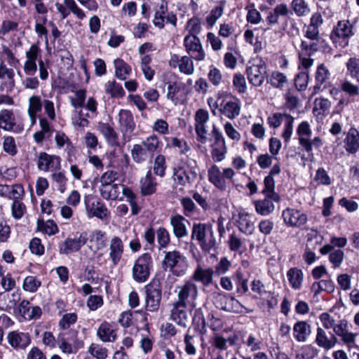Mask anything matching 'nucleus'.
Wrapping results in <instances>:
<instances>
[{
    "label": "nucleus",
    "instance_id": "obj_47",
    "mask_svg": "<svg viewBox=\"0 0 359 359\" xmlns=\"http://www.w3.org/2000/svg\"><path fill=\"white\" fill-rule=\"evenodd\" d=\"M164 140L166 142L167 147L177 148L180 154H186L190 150V147L183 139H178L175 137H165Z\"/></svg>",
    "mask_w": 359,
    "mask_h": 359
},
{
    "label": "nucleus",
    "instance_id": "obj_20",
    "mask_svg": "<svg viewBox=\"0 0 359 359\" xmlns=\"http://www.w3.org/2000/svg\"><path fill=\"white\" fill-rule=\"evenodd\" d=\"M88 241L86 232L80 233L79 237L67 238L59 245V252L62 255H69L78 252Z\"/></svg>",
    "mask_w": 359,
    "mask_h": 359
},
{
    "label": "nucleus",
    "instance_id": "obj_48",
    "mask_svg": "<svg viewBox=\"0 0 359 359\" xmlns=\"http://www.w3.org/2000/svg\"><path fill=\"white\" fill-rule=\"evenodd\" d=\"M114 64L116 76L121 80H125L131 72L130 66L119 58L114 60Z\"/></svg>",
    "mask_w": 359,
    "mask_h": 359
},
{
    "label": "nucleus",
    "instance_id": "obj_11",
    "mask_svg": "<svg viewBox=\"0 0 359 359\" xmlns=\"http://www.w3.org/2000/svg\"><path fill=\"white\" fill-rule=\"evenodd\" d=\"M83 201L88 218L97 217L101 220L108 218L109 212L100 200L88 195L84 197Z\"/></svg>",
    "mask_w": 359,
    "mask_h": 359
},
{
    "label": "nucleus",
    "instance_id": "obj_55",
    "mask_svg": "<svg viewBox=\"0 0 359 359\" xmlns=\"http://www.w3.org/2000/svg\"><path fill=\"white\" fill-rule=\"evenodd\" d=\"M318 351L311 345L301 347L296 354V359H313L318 355Z\"/></svg>",
    "mask_w": 359,
    "mask_h": 359
},
{
    "label": "nucleus",
    "instance_id": "obj_25",
    "mask_svg": "<svg viewBox=\"0 0 359 359\" xmlns=\"http://www.w3.org/2000/svg\"><path fill=\"white\" fill-rule=\"evenodd\" d=\"M6 338L9 345L15 350H25L31 343L29 333L18 330L9 332Z\"/></svg>",
    "mask_w": 359,
    "mask_h": 359
},
{
    "label": "nucleus",
    "instance_id": "obj_27",
    "mask_svg": "<svg viewBox=\"0 0 359 359\" xmlns=\"http://www.w3.org/2000/svg\"><path fill=\"white\" fill-rule=\"evenodd\" d=\"M214 274L215 271L212 268H203L198 264L191 275V280L207 287L212 283Z\"/></svg>",
    "mask_w": 359,
    "mask_h": 359
},
{
    "label": "nucleus",
    "instance_id": "obj_14",
    "mask_svg": "<svg viewBox=\"0 0 359 359\" xmlns=\"http://www.w3.org/2000/svg\"><path fill=\"white\" fill-rule=\"evenodd\" d=\"M210 115L207 110L198 109L194 114V128L197 135V140L205 144L208 141V126Z\"/></svg>",
    "mask_w": 359,
    "mask_h": 359
},
{
    "label": "nucleus",
    "instance_id": "obj_61",
    "mask_svg": "<svg viewBox=\"0 0 359 359\" xmlns=\"http://www.w3.org/2000/svg\"><path fill=\"white\" fill-rule=\"evenodd\" d=\"M3 149L4 152L11 156H14L18 154V150L14 137L12 136L4 137Z\"/></svg>",
    "mask_w": 359,
    "mask_h": 359
},
{
    "label": "nucleus",
    "instance_id": "obj_58",
    "mask_svg": "<svg viewBox=\"0 0 359 359\" xmlns=\"http://www.w3.org/2000/svg\"><path fill=\"white\" fill-rule=\"evenodd\" d=\"M27 114H38L41 111L43 100L39 95H32L28 100Z\"/></svg>",
    "mask_w": 359,
    "mask_h": 359
},
{
    "label": "nucleus",
    "instance_id": "obj_17",
    "mask_svg": "<svg viewBox=\"0 0 359 359\" xmlns=\"http://www.w3.org/2000/svg\"><path fill=\"white\" fill-rule=\"evenodd\" d=\"M212 133L214 135L213 142L211 144V156L215 162L223 161L227 153L225 139L219 130L213 126Z\"/></svg>",
    "mask_w": 359,
    "mask_h": 359
},
{
    "label": "nucleus",
    "instance_id": "obj_52",
    "mask_svg": "<svg viewBox=\"0 0 359 359\" xmlns=\"http://www.w3.org/2000/svg\"><path fill=\"white\" fill-rule=\"evenodd\" d=\"M105 92L113 97H122L124 94V90L121 85L115 81H109L104 86Z\"/></svg>",
    "mask_w": 359,
    "mask_h": 359
},
{
    "label": "nucleus",
    "instance_id": "obj_23",
    "mask_svg": "<svg viewBox=\"0 0 359 359\" xmlns=\"http://www.w3.org/2000/svg\"><path fill=\"white\" fill-rule=\"evenodd\" d=\"M118 327L115 323L104 320L97 327L96 335L104 343L114 342L118 338Z\"/></svg>",
    "mask_w": 359,
    "mask_h": 359
},
{
    "label": "nucleus",
    "instance_id": "obj_40",
    "mask_svg": "<svg viewBox=\"0 0 359 359\" xmlns=\"http://www.w3.org/2000/svg\"><path fill=\"white\" fill-rule=\"evenodd\" d=\"M98 129L109 144L111 146L118 144V134L109 124L99 123Z\"/></svg>",
    "mask_w": 359,
    "mask_h": 359
},
{
    "label": "nucleus",
    "instance_id": "obj_16",
    "mask_svg": "<svg viewBox=\"0 0 359 359\" xmlns=\"http://www.w3.org/2000/svg\"><path fill=\"white\" fill-rule=\"evenodd\" d=\"M281 217L285 225L292 228H299L306 224L307 215L301 210L287 208L282 211Z\"/></svg>",
    "mask_w": 359,
    "mask_h": 359
},
{
    "label": "nucleus",
    "instance_id": "obj_45",
    "mask_svg": "<svg viewBox=\"0 0 359 359\" xmlns=\"http://www.w3.org/2000/svg\"><path fill=\"white\" fill-rule=\"evenodd\" d=\"M68 334L69 333L67 332H60L57 336V344L62 353L71 354L76 353V351L71 344L72 340L67 336Z\"/></svg>",
    "mask_w": 359,
    "mask_h": 359
},
{
    "label": "nucleus",
    "instance_id": "obj_12",
    "mask_svg": "<svg viewBox=\"0 0 359 359\" xmlns=\"http://www.w3.org/2000/svg\"><path fill=\"white\" fill-rule=\"evenodd\" d=\"M144 307L147 311L157 312L160 308L162 290L155 283H151L144 287Z\"/></svg>",
    "mask_w": 359,
    "mask_h": 359
},
{
    "label": "nucleus",
    "instance_id": "obj_3",
    "mask_svg": "<svg viewBox=\"0 0 359 359\" xmlns=\"http://www.w3.org/2000/svg\"><path fill=\"white\" fill-rule=\"evenodd\" d=\"M191 239L196 240L203 250L210 252L216 244L212 226L210 224H194L191 231Z\"/></svg>",
    "mask_w": 359,
    "mask_h": 359
},
{
    "label": "nucleus",
    "instance_id": "obj_63",
    "mask_svg": "<svg viewBox=\"0 0 359 359\" xmlns=\"http://www.w3.org/2000/svg\"><path fill=\"white\" fill-rule=\"evenodd\" d=\"M159 248H166L170 241V233L164 227H159L156 232Z\"/></svg>",
    "mask_w": 359,
    "mask_h": 359
},
{
    "label": "nucleus",
    "instance_id": "obj_36",
    "mask_svg": "<svg viewBox=\"0 0 359 359\" xmlns=\"http://www.w3.org/2000/svg\"><path fill=\"white\" fill-rule=\"evenodd\" d=\"M290 11L287 6L285 4H280L269 13L266 18V22L270 25H275L279 23V19L281 17L288 15Z\"/></svg>",
    "mask_w": 359,
    "mask_h": 359
},
{
    "label": "nucleus",
    "instance_id": "obj_44",
    "mask_svg": "<svg viewBox=\"0 0 359 359\" xmlns=\"http://www.w3.org/2000/svg\"><path fill=\"white\" fill-rule=\"evenodd\" d=\"M264 187L262 194L264 196L271 197L275 202L278 203L280 201V196L275 191V180L271 176H266L264 180Z\"/></svg>",
    "mask_w": 359,
    "mask_h": 359
},
{
    "label": "nucleus",
    "instance_id": "obj_49",
    "mask_svg": "<svg viewBox=\"0 0 359 359\" xmlns=\"http://www.w3.org/2000/svg\"><path fill=\"white\" fill-rule=\"evenodd\" d=\"M141 145H142L153 157L154 153L159 149L161 142L158 137L153 134L146 137V139L142 141Z\"/></svg>",
    "mask_w": 359,
    "mask_h": 359
},
{
    "label": "nucleus",
    "instance_id": "obj_51",
    "mask_svg": "<svg viewBox=\"0 0 359 359\" xmlns=\"http://www.w3.org/2000/svg\"><path fill=\"white\" fill-rule=\"evenodd\" d=\"M88 353L96 359H107L108 357V349L96 343H92L90 345Z\"/></svg>",
    "mask_w": 359,
    "mask_h": 359
},
{
    "label": "nucleus",
    "instance_id": "obj_39",
    "mask_svg": "<svg viewBox=\"0 0 359 359\" xmlns=\"http://www.w3.org/2000/svg\"><path fill=\"white\" fill-rule=\"evenodd\" d=\"M287 278L292 289L297 290L302 287L304 273L301 269L297 267L290 269L287 272Z\"/></svg>",
    "mask_w": 359,
    "mask_h": 359
},
{
    "label": "nucleus",
    "instance_id": "obj_1",
    "mask_svg": "<svg viewBox=\"0 0 359 359\" xmlns=\"http://www.w3.org/2000/svg\"><path fill=\"white\" fill-rule=\"evenodd\" d=\"M198 168L196 161L181 158L172 167V178L176 186L186 187L191 186L198 177Z\"/></svg>",
    "mask_w": 359,
    "mask_h": 359
},
{
    "label": "nucleus",
    "instance_id": "obj_10",
    "mask_svg": "<svg viewBox=\"0 0 359 359\" xmlns=\"http://www.w3.org/2000/svg\"><path fill=\"white\" fill-rule=\"evenodd\" d=\"M0 128L15 134L24 130V124L15 114L13 110L4 109L0 111Z\"/></svg>",
    "mask_w": 359,
    "mask_h": 359
},
{
    "label": "nucleus",
    "instance_id": "obj_24",
    "mask_svg": "<svg viewBox=\"0 0 359 359\" xmlns=\"http://www.w3.org/2000/svg\"><path fill=\"white\" fill-rule=\"evenodd\" d=\"M189 319L187 305L175 302L170 310V320L182 327H187Z\"/></svg>",
    "mask_w": 359,
    "mask_h": 359
},
{
    "label": "nucleus",
    "instance_id": "obj_21",
    "mask_svg": "<svg viewBox=\"0 0 359 359\" xmlns=\"http://www.w3.org/2000/svg\"><path fill=\"white\" fill-rule=\"evenodd\" d=\"M36 165L41 171L54 172L60 169L61 159L57 156L41 152L37 156Z\"/></svg>",
    "mask_w": 359,
    "mask_h": 359
},
{
    "label": "nucleus",
    "instance_id": "obj_56",
    "mask_svg": "<svg viewBox=\"0 0 359 359\" xmlns=\"http://www.w3.org/2000/svg\"><path fill=\"white\" fill-rule=\"evenodd\" d=\"M347 73L359 83V57H353L346 63Z\"/></svg>",
    "mask_w": 359,
    "mask_h": 359
},
{
    "label": "nucleus",
    "instance_id": "obj_50",
    "mask_svg": "<svg viewBox=\"0 0 359 359\" xmlns=\"http://www.w3.org/2000/svg\"><path fill=\"white\" fill-rule=\"evenodd\" d=\"M268 82L273 88L283 89L287 83V79L283 73L276 71L271 73Z\"/></svg>",
    "mask_w": 359,
    "mask_h": 359
},
{
    "label": "nucleus",
    "instance_id": "obj_30",
    "mask_svg": "<svg viewBox=\"0 0 359 359\" xmlns=\"http://www.w3.org/2000/svg\"><path fill=\"white\" fill-rule=\"evenodd\" d=\"M25 191L21 184H14L12 185L0 184V196L11 200L12 198H18L25 197Z\"/></svg>",
    "mask_w": 359,
    "mask_h": 359
},
{
    "label": "nucleus",
    "instance_id": "obj_59",
    "mask_svg": "<svg viewBox=\"0 0 359 359\" xmlns=\"http://www.w3.org/2000/svg\"><path fill=\"white\" fill-rule=\"evenodd\" d=\"M105 232L100 230H95L91 232L88 240L90 243L95 245L97 249H100L105 244Z\"/></svg>",
    "mask_w": 359,
    "mask_h": 359
},
{
    "label": "nucleus",
    "instance_id": "obj_38",
    "mask_svg": "<svg viewBox=\"0 0 359 359\" xmlns=\"http://www.w3.org/2000/svg\"><path fill=\"white\" fill-rule=\"evenodd\" d=\"M275 202L271 197L265 196L264 199L254 202L256 212L262 216H267L271 214L275 210Z\"/></svg>",
    "mask_w": 359,
    "mask_h": 359
},
{
    "label": "nucleus",
    "instance_id": "obj_18",
    "mask_svg": "<svg viewBox=\"0 0 359 359\" xmlns=\"http://www.w3.org/2000/svg\"><path fill=\"white\" fill-rule=\"evenodd\" d=\"M194 58L188 55L180 56L177 54H172L169 60V66L172 69H176L187 76L192 75L195 72Z\"/></svg>",
    "mask_w": 359,
    "mask_h": 359
},
{
    "label": "nucleus",
    "instance_id": "obj_46",
    "mask_svg": "<svg viewBox=\"0 0 359 359\" xmlns=\"http://www.w3.org/2000/svg\"><path fill=\"white\" fill-rule=\"evenodd\" d=\"M24 197L12 198L13 203L11 206V215L15 219H20L26 213L27 208L22 202Z\"/></svg>",
    "mask_w": 359,
    "mask_h": 359
},
{
    "label": "nucleus",
    "instance_id": "obj_60",
    "mask_svg": "<svg viewBox=\"0 0 359 359\" xmlns=\"http://www.w3.org/2000/svg\"><path fill=\"white\" fill-rule=\"evenodd\" d=\"M309 81V74L308 71H302L298 73L294 78V85L296 88L299 90H304L308 86Z\"/></svg>",
    "mask_w": 359,
    "mask_h": 359
},
{
    "label": "nucleus",
    "instance_id": "obj_57",
    "mask_svg": "<svg viewBox=\"0 0 359 359\" xmlns=\"http://www.w3.org/2000/svg\"><path fill=\"white\" fill-rule=\"evenodd\" d=\"M304 36L309 39L310 42H316L318 50L320 49V43L323 42V40L320 36L319 29L310 25L306 26V30L304 31Z\"/></svg>",
    "mask_w": 359,
    "mask_h": 359
},
{
    "label": "nucleus",
    "instance_id": "obj_15",
    "mask_svg": "<svg viewBox=\"0 0 359 359\" xmlns=\"http://www.w3.org/2000/svg\"><path fill=\"white\" fill-rule=\"evenodd\" d=\"M318 50L316 42H308L306 40H302L300 49L299 50V69L307 71L313 65V59L311 58L316 52Z\"/></svg>",
    "mask_w": 359,
    "mask_h": 359
},
{
    "label": "nucleus",
    "instance_id": "obj_29",
    "mask_svg": "<svg viewBox=\"0 0 359 359\" xmlns=\"http://www.w3.org/2000/svg\"><path fill=\"white\" fill-rule=\"evenodd\" d=\"M330 72L328 68L324 65L320 64L317 67L315 72V82L316 84L313 87V92L311 96L318 93L323 90V85L325 84V88H326V83L330 79Z\"/></svg>",
    "mask_w": 359,
    "mask_h": 359
},
{
    "label": "nucleus",
    "instance_id": "obj_33",
    "mask_svg": "<svg viewBox=\"0 0 359 359\" xmlns=\"http://www.w3.org/2000/svg\"><path fill=\"white\" fill-rule=\"evenodd\" d=\"M124 245L121 239L117 236L113 237L109 245V258L114 265H116L122 258Z\"/></svg>",
    "mask_w": 359,
    "mask_h": 359
},
{
    "label": "nucleus",
    "instance_id": "obj_4",
    "mask_svg": "<svg viewBox=\"0 0 359 359\" xmlns=\"http://www.w3.org/2000/svg\"><path fill=\"white\" fill-rule=\"evenodd\" d=\"M218 100H221L219 111L225 117L233 120L240 115L241 101L236 96L225 91H219Z\"/></svg>",
    "mask_w": 359,
    "mask_h": 359
},
{
    "label": "nucleus",
    "instance_id": "obj_19",
    "mask_svg": "<svg viewBox=\"0 0 359 359\" xmlns=\"http://www.w3.org/2000/svg\"><path fill=\"white\" fill-rule=\"evenodd\" d=\"M184 46L190 57L196 61H203L205 58V53L203 48L201 40L195 35H188L184 37Z\"/></svg>",
    "mask_w": 359,
    "mask_h": 359
},
{
    "label": "nucleus",
    "instance_id": "obj_54",
    "mask_svg": "<svg viewBox=\"0 0 359 359\" xmlns=\"http://www.w3.org/2000/svg\"><path fill=\"white\" fill-rule=\"evenodd\" d=\"M242 343L250 348L251 352H257L261 350L262 347V341L255 334H250L245 339L242 337Z\"/></svg>",
    "mask_w": 359,
    "mask_h": 359
},
{
    "label": "nucleus",
    "instance_id": "obj_32",
    "mask_svg": "<svg viewBox=\"0 0 359 359\" xmlns=\"http://www.w3.org/2000/svg\"><path fill=\"white\" fill-rule=\"evenodd\" d=\"M152 4L155 11L153 23L155 27L163 29L165 18L164 15L168 10V4L164 0H154Z\"/></svg>",
    "mask_w": 359,
    "mask_h": 359
},
{
    "label": "nucleus",
    "instance_id": "obj_22",
    "mask_svg": "<svg viewBox=\"0 0 359 359\" xmlns=\"http://www.w3.org/2000/svg\"><path fill=\"white\" fill-rule=\"evenodd\" d=\"M117 119L123 139L128 141L135 127L132 113L128 110L121 109L118 114Z\"/></svg>",
    "mask_w": 359,
    "mask_h": 359
},
{
    "label": "nucleus",
    "instance_id": "obj_41",
    "mask_svg": "<svg viewBox=\"0 0 359 359\" xmlns=\"http://www.w3.org/2000/svg\"><path fill=\"white\" fill-rule=\"evenodd\" d=\"M131 156L133 160L137 163L151 161L153 158L143 147V146L140 144H135L133 145L131 150Z\"/></svg>",
    "mask_w": 359,
    "mask_h": 359
},
{
    "label": "nucleus",
    "instance_id": "obj_35",
    "mask_svg": "<svg viewBox=\"0 0 359 359\" xmlns=\"http://www.w3.org/2000/svg\"><path fill=\"white\" fill-rule=\"evenodd\" d=\"M315 341L319 347L323 348L325 350H330L335 346L337 339L334 334L328 337L325 331L322 327H318L316 330Z\"/></svg>",
    "mask_w": 359,
    "mask_h": 359
},
{
    "label": "nucleus",
    "instance_id": "obj_62",
    "mask_svg": "<svg viewBox=\"0 0 359 359\" xmlns=\"http://www.w3.org/2000/svg\"><path fill=\"white\" fill-rule=\"evenodd\" d=\"M37 226L41 230L49 236L54 235L58 231L57 224L50 219H48L46 222L38 219Z\"/></svg>",
    "mask_w": 359,
    "mask_h": 359
},
{
    "label": "nucleus",
    "instance_id": "obj_5",
    "mask_svg": "<svg viewBox=\"0 0 359 359\" xmlns=\"http://www.w3.org/2000/svg\"><path fill=\"white\" fill-rule=\"evenodd\" d=\"M153 269V259L151 254L146 252L140 255L134 262L132 268L133 279L138 283L146 282Z\"/></svg>",
    "mask_w": 359,
    "mask_h": 359
},
{
    "label": "nucleus",
    "instance_id": "obj_43",
    "mask_svg": "<svg viewBox=\"0 0 359 359\" xmlns=\"http://www.w3.org/2000/svg\"><path fill=\"white\" fill-rule=\"evenodd\" d=\"M238 229L245 234H252L255 230L252 217L248 213H239L238 219Z\"/></svg>",
    "mask_w": 359,
    "mask_h": 359
},
{
    "label": "nucleus",
    "instance_id": "obj_53",
    "mask_svg": "<svg viewBox=\"0 0 359 359\" xmlns=\"http://www.w3.org/2000/svg\"><path fill=\"white\" fill-rule=\"evenodd\" d=\"M291 7L294 13L299 16H306L309 14L311 10L305 0H292Z\"/></svg>",
    "mask_w": 359,
    "mask_h": 359
},
{
    "label": "nucleus",
    "instance_id": "obj_9",
    "mask_svg": "<svg viewBox=\"0 0 359 359\" xmlns=\"http://www.w3.org/2000/svg\"><path fill=\"white\" fill-rule=\"evenodd\" d=\"M175 292L177 295L176 302L186 305L196 306V301L198 298V290L195 283L191 280L184 282L176 287Z\"/></svg>",
    "mask_w": 359,
    "mask_h": 359
},
{
    "label": "nucleus",
    "instance_id": "obj_37",
    "mask_svg": "<svg viewBox=\"0 0 359 359\" xmlns=\"http://www.w3.org/2000/svg\"><path fill=\"white\" fill-rule=\"evenodd\" d=\"M157 183L152 176L151 172L149 170L144 177L140 180L141 194L144 196H149L156 190Z\"/></svg>",
    "mask_w": 359,
    "mask_h": 359
},
{
    "label": "nucleus",
    "instance_id": "obj_28",
    "mask_svg": "<svg viewBox=\"0 0 359 359\" xmlns=\"http://www.w3.org/2000/svg\"><path fill=\"white\" fill-rule=\"evenodd\" d=\"M15 86V72L9 68L4 60L0 61V88L1 90H12Z\"/></svg>",
    "mask_w": 359,
    "mask_h": 359
},
{
    "label": "nucleus",
    "instance_id": "obj_2",
    "mask_svg": "<svg viewBox=\"0 0 359 359\" xmlns=\"http://www.w3.org/2000/svg\"><path fill=\"white\" fill-rule=\"evenodd\" d=\"M297 135L299 147L308 155V158L313 161L314 159L313 149H319L323 144L319 136L313 138L312 130L307 121L301 122L297 128Z\"/></svg>",
    "mask_w": 359,
    "mask_h": 359
},
{
    "label": "nucleus",
    "instance_id": "obj_26",
    "mask_svg": "<svg viewBox=\"0 0 359 359\" xmlns=\"http://www.w3.org/2000/svg\"><path fill=\"white\" fill-rule=\"evenodd\" d=\"M170 224L172 228V233L177 238H182L188 236L187 224L189 222L180 215H175L170 217Z\"/></svg>",
    "mask_w": 359,
    "mask_h": 359
},
{
    "label": "nucleus",
    "instance_id": "obj_7",
    "mask_svg": "<svg viewBox=\"0 0 359 359\" xmlns=\"http://www.w3.org/2000/svg\"><path fill=\"white\" fill-rule=\"evenodd\" d=\"M236 175L235 171L231 168H225L222 170L217 165H212L208 170V180L215 187L219 190H225L226 188V180L233 182V179Z\"/></svg>",
    "mask_w": 359,
    "mask_h": 359
},
{
    "label": "nucleus",
    "instance_id": "obj_42",
    "mask_svg": "<svg viewBox=\"0 0 359 359\" xmlns=\"http://www.w3.org/2000/svg\"><path fill=\"white\" fill-rule=\"evenodd\" d=\"M121 188V185L118 184L100 185V195L106 200H116L118 198Z\"/></svg>",
    "mask_w": 359,
    "mask_h": 359
},
{
    "label": "nucleus",
    "instance_id": "obj_8",
    "mask_svg": "<svg viewBox=\"0 0 359 359\" xmlns=\"http://www.w3.org/2000/svg\"><path fill=\"white\" fill-rule=\"evenodd\" d=\"M353 35V25L348 20H340L330 34L336 46L344 48L348 45V38Z\"/></svg>",
    "mask_w": 359,
    "mask_h": 359
},
{
    "label": "nucleus",
    "instance_id": "obj_13",
    "mask_svg": "<svg viewBox=\"0 0 359 359\" xmlns=\"http://www.w3.org/2000/svg\"><path fill=\"white\" fill-rule=\"evenodd\" d=\"M163 264L166 268H168L172 273L177 276H182L185 273V257L179 251L173 250L166 252Z\"/></svg>",
    "mask_w": 359,
    "mask_h": 359
},
{
    "label": "nucleus",
    "instance_id": "obj_31",
    "mask_svg": "<svg viewBox=\"0 0 359 359\" xmlns=\"http://www.w3.org/2000/svg\"><path fill=\"white\" fill-rule=\"evenodd\" d=\"M344 148L348 154H354L359 150V130L351 128L346 133Z\"/></svg>",
    "mask_w": 359,
    "mask_h": 359
},
{
    "label": "nucleus",
    "instance_id": "obj_6",
    "mask_svg": "<svg viewBox=\"0 0 359 359\" xmlns=\"http://www.w3.org/2000/svg\"><path fill=\"white\" fill-rule=\"evenodd\" d=\"M266 74V65L260 57L253 59L247 66L246 75L248 80L255 87L262 86Z\"/></svg>",
    "mask_w": 359,
    "mask_h": 359
},
{
    "label": "nucleus",
    "instance_id": "obj_34",
    "mask_svg": "<svg viewBox=\"0 0 359 359\" xmlns=\"http://www.w3.org/2000/svg\"><path fill=\"white\" fill-rule=\"evenodd\" d=\"M293 337L298 342H305L311 334V327L304 320L298 321L293 326Z\"/></svg>",
    "mask_w": 359,
    "mask_h": 359
},
{
    "label": "nucleus",
    "instance_id": "obj_64",
    "mask_svg": "<svg viewBox=\"0 0 359 359\" xmlns=\"http://www.w3.org/2000/svg\"><path fill=\"white\" fill-rule=\"evenodd\" d=\"M154 173L160 177H163L165 175L166 164H165V158L162 154H158L154 159V166H153Z\"/></svg>",
    "mask_w": 359,
    "mask_h": 359
}]
</instances>
